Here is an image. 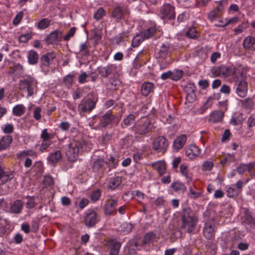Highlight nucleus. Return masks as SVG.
I'll return each instance as SVG.
<instances>
[{
  "mask_svg": "<svg viewBox=\"0 0 255 255\" xmlns=\"http://www.w3.org/2000/svg\"><path fill=\"white\" fill-rule=\"evenodd\" d=\"M243 222L252 229H255V218L253 216L250 209L247 208L244 209Z\"/></svg>",
  "mask_w": 255,
  "mask_h": 255,
  "instance_id": "b1692460",
  "label": "nucleus"
},
{
  "mask_svg": "<svg viewBox=\"0 0 255 255\" xmlns=\"http://www.w3.org/2000/svg\"><path fill=\"white\" fill-rule=\"evenodd\" d=\"M223 65H221L219 66H214L211 69L212 74L213 77H217L220 76L222 74V70H223Z\"/></svg>",
  "mask_w": 255,
  "mask_h": 255,
  "instance_id": "774afa93",
  "label": "nucleus"
},
{
  "mask_svg": "<svg viewBox=\"0 0 255 255\" xmlns=\"http://www.w3.org/2000/svg\"><path fill=\"white\" fill-rule=\"evenodd\" d=\"M213 103L212 101H210L207 99L206 101L203 104L202 106L199 109V114H203L204 113L208 108L212 107Z\"/></svg>",
  "mask_w": 255,
  "mask_h": 255,
  "instance_id": "338daca9",
  "label": "nucleus"
},
{
  "mask_svg": "<svg viewBox=\"0 0 255 255\" xmlns=\"http://www.w3.org/2000/svg\"><path fill=\"white\" fill-rule=\"evenodd\" d=\"M152 148L157 152L165 153L168 147V142L163 135L156 137L152 143Z\"/></svg>",
  "mask_w": 255,
  "mask_h": 255,
  "instance_id": "9d476101",
  "label": "nucleus"
},
{
  "mask_svg": "<svg viewBox=\"0 0 255 255\" xmlns=\"http://www.w3.org/2000/svg\"><path fill=\"white\" fill-rule=\"evenodd\" d=\"M185 35L189 39H196L200 37V33L197 31L196 27L192 26L188 28Z\"/></svg>",
  "mask_w": 255,
  "mask_h": 255,
  "instance_id": "58836bf2",
  "label": "nucleus"
},
{
  "mask_svg": "<svg viewBox=\"0 0 255 255\" xmlns=\"http://www.w3.org/2000/svg\"><path fill=\"white\" fill-rule=\"evenodd\" d=\"M76 75L77 73L75 72H72V73L68 74L64 77L63 82L69 86H72L73 84L74 78Z\"/></svg>",
  "mask_w": 255,
  "mask_h": 255,
  "instance_id": "864d4df0",
  "label": "nucleus"
},
{
  "mask_svg": "<svg viewBox=\"0 0 255 255\" xmlns=\"http://www.w3.org/2000/svg\"><path fill=\"white\" fill-rule=\"evenodd\" d=\"M106 14V11L103 7L98 8L96 12L94 13V18L97 21L100 20Z\"/></svg>",
  "mask_w": 255,
  "mask_h": 255,
  "instance_id": "052dcab7",
  "label": "nucleus"
},
{
  "mask_svg": "<svg viewBox=\"0 0 255 255\" xmlns=\"http://www.w3.org/2000/svg\"><path fill=\"white\" fill-rule=\"evenodd\" d=\"M99 127L107 128L109 127L117 126L121 118L117 115L113 114L112 110L107 111L105 113L101 112L98 115Z\"/></svg>",
  "mask_w": 255,
  "mask_h": 255,
  "instance_id": "20e7f679",
  "label": "nucleus"
},
{
  "mask_svg": "<svg viewBox=\"0 0 255 255\" xmlns=\"http://www.w3.org/2000/svg\"><path fill=\"white\" fill-rule=\"evenodd\" d=\"M184 72L182 70H177L175 72H173L171 71H168L166 72L163 73L160 78L163 80H166L170 79L173 81H178L183 75Z\"/></svg>",
  "mask_w": 255,
  "mask_h": 255,
  "instance_id": "f3484780",
  "label": "nucleus"
},
{
  "mask_svg": "<svg viewBox=\"0 0 255 255\" xmlns=\"http://www.w3.org/2000/svg\"><path fill=\"white\" fill-rule=\"evenodd\" d=\"M243 47L246 50H251L255 48V38L252 36H248L243 41Z\"/></svg>",
  "mask_w": 255,
  "mask_h": 255,
  "instance_id": "4c0bfd02",
  "label": "nucleus"
},
{
  "mask_svg": "<svg viewBox=\"0 0 255 255\" xmlns=\"http://www.w3.org/2000/svg\"><path fill=\"white\" fill-rule=\"evenodd\" d=\"M125 14V10L120 5L116 6L112 10L111 14V18L119 22L121 20L124 18Z\"/></svg>",
  "mask_w": 255,
  "mask_h": 255,
  "instance_id": "412c9836",
  "label": "nucleus"
},
{
  "mask_svg": "<svg viewBox=\"0 0 255 255\" xmlns=\"http://www.w3.org/2000/svg\"><path fill=\"white\" fill-rule=\"evenodd\" d=\"M27 58L29 65H36L38 63L40 57L37 52L31 49L27 52Z\"/></svg>",
  "mask_w": 255,
  "mask_h": 255,
  "instance_id": "7c9ffc66",
  "label": "nucleus"
},
{
  "mask_svg": "<svg viewBox=\"0 0 255 255\" xmlns=\"http://www.w3.org/2000/svg\"><path fill=\"white\" fill-rule=\"evenodd\" d=\"M224 116V113L221 111H214L210 115V121L214 123L221 122Z\"/></svg>",
  "mask_w": 255,
  "mask_h": 255,
  "instance_id": "79ce46f5",
  "label": "nucleus"
},
{
  "mask_svg": "<svg viewBox=\"0 0 255 255\" xmlns=\"http://www.w3.org/2000/svg\"><path fill=\"white\" fill-rule=\"evenodd\" d=\"M215 2L217 3L218 4L213 9L222 15L225 11V7L228 3V0H221Z\"/></svg>",
  "mask_w": 255,
  "mask_h": 255,
  "instance_id": "de8ad7c7",
  "label": "nucleus"
},
{
  "mask_svg": "<svg viewBox=\"0 0 255 255\" xmlns=\"http://www.w3.org/2000/svg\"><path fill=\"white\" fill-rule=\"evenodd\" d=\"M170 188L175 193L181 192L184 193L187 190L185 184L178 180L173 181L170 186Z\"/></svg>",
  "mask_w": 255,
  "mask_h": 255,
  "instance_id": "c756f323",
  "label": "nucleus"
},
{
  "mask_svg": "<svg viewBox=\"0 0 255 255\" xmlns=\"http://www.w3.org/2000/svg\"><path fill=\"white\" fill-rule=\"evenodd\" d=\"M196 92L186 94L185 104L188 107H190V105H189V104L194 103L196 101Z\"/></svg>",
  "mask_w": 255,
  "mask_h": 255,
  "instance_id": "4d7b16f0",
  "label": "nucleus"
},
{
  "mask_svg": "<svg viewBox=\"0 0 255 255\" xmlns=\"http://www.w3.org/2000/svg\"><path fill=\"white\" fill-rule=\"evenodd\" d=\"M155 85L151 82L144 81L141 86V94L144 97L148 96L150 93H153Z\"/></svg>",
  "mask_w": 255,
  "mask_h": 255,
  "instance_id": "bb28decb",
  "label": "nucleus"
},
{
  "mask_svg": "<svg viewBox=\"0 0 255 255\" xmlns=\"http://www.w3.org/2000/svg\"><path fill=\"white\" fill-rule=\"evenodd\" d=\"M25 156H30L33 158H36L37 157V153L32 149H27L20 151L16 155L18 158H20Z\"/></svg>",
  "mask_w": 255,
  "mask_h": 255,
  "instance_id": "09e8293b",
  "label": "nucleus"
},
{
  "mask_svg": "<svg viewBox=\"0 0 255 255\" xmlns=\"http://www.w3.org/2000/svg\"><path fill=\"white\" fill-rule=\"evenodd\" d=\"M205 247L207 249H210V253L212 255H216L217 254V247L213 241L207 242Z\"/></svg>",
  "mask_w": 255,
  "mask_h": 255,
  "instance_id": "69168bd1",
  "label": "nucleus"
},
{
  "mask_svg": "<svg viewBox=\"0 0 255 255\" xmlns=\"http://www.w3.org/2000/svg\"><path fill=\"white\" fill-rule=\"evenodd\" d=\"M42 183L46 187H50L54 185V181L51 175H45L43 179Z\"/></svg>",
  "mask_w": 255,
  "mask_h": 255,
  "instance_id": "e2e57ef3",
  "label": "nucleus"
},
{
  "mask_svg": "<svg viewBox=\"0 0 255 255\" xmlns=\"http://www.w3.org/2000/svg\"><path fill=\"white\" fill-rule=\"evenodd\" d=\"M56 55L54 51L48 52L42 55L39 58V68L41 71L46 73L48 71V68L52 63Z\"/></svg>",
  "mask_w": 255,
  "mask_h": 255,
  "instance_id": "39448f33",
  "label": "nucleus"
},
{
  "mask_svg": "<svg viewBox=\"0 0 255 255\" xmlns=\"http://www.w3.org/2000/svg\"><path fill=\"white\" fill-rule=\"evenodd\" d=\"M145 40L144 38L140 34V32L134 36L131 41V46L137 47Z\"/></svg>",
  "mask_w": 255,
  "mask_h": 255,
  "instance_id": "8fccbe9b",
  "label": "nucleus"
},
{
  "mask_svg": "<svg viewBox=\"0 0 255 255\" xmlns=\"http://www.w3.org/2000/svg\"><path fill=\"white\" fill-rule=\"evenodd\" d=\"M118 161L119 159L117 157H114L112 155H110V157H108V155H107L105 163L109 168L108 171H110L113 169L116 168L118 166Z\"/></svg>",
  "mask_w": 255,
  "mask_h": 255,
  "instance_id": "f704fd0d",
  "label": "nucleus"
},
{
  "mask_svg": "<svg viewBox=\"0 0 255 255\" xmlns=\"http://www.w3.org/2000/svg\"><path fill=\"white\" fill-rule=\"evenodd\" d=\"M26 198L27 199V201L25 204L26 208L28 209L34 208L36 205V203L35 202V196L27 195L26 196Z\"/></svg>",
  "mask_w": 255,
  "mask_h": 255,
  "instance_id": "13d9d810",
  "label": "nucleus"
},
{
  "mask_svg": "<svg viewBox=\"0 0 255 255\" xmlns=\"http://www.w3.org/2000/svg\"><path fill=\"white\" fill-rule=\"evenodd\" d=\"M74 144V147L78 149L79 152H84L87 149V142L82 137L79 139L74 138L73 141Z\"/></svg>",
  "mask_w": 255,
  "mask_h": 255,
  "instance_id": "c9c22d12",
  "label": "nucleus"
},
{
  "mask_svg": "<svg viewBox=\"0 0 255 255\" xmlns=\"http://www.w3.org/2000/svg\"><path fill=\"white\" fill-rule=\"evenodd\" d=\"M249 26L250 23L248 20H243L241 24L234 29V34L238 35L241 33L244 30L249 28Z\"/></svg>",
  "mask_w": 255,
  "mask_h": 255,
  "instance_id": "a18cd8bd",
  "label": "nucleus"
},
{
  "mask_svg": "<svg viewBox=\"0 0 255 255\" xmlns=\"http://www.w3.org/2000/svg\"><path fill=\"white\" fill-rule=\"evenodd\" d=\"M14 178L13 171H4L0 164V185H4Z\"/></svg>",
  "mask_w": 255,
  "mask_h": 255,
  "instance_id": "aec40b11",
  "label": "nucleus"
},
{
  "mask_svg": "<svg viewBox=\"0 0 255 255\" xmlns=\"http://www.w3.org/2000/svg\"><path fill=\"white\" fill-rule=\"evenodd\" d=\"M37 87V82L34 78L28 76L25 79L20 80L19 88L20 90L27 89L28 96H31L34 94V90Z\"/></svg>",
  "mask_w": 255,
  "mask_h": 255,
  "instance_id": "423d86ee",
  "label": "nucleus"
},
{
  "mask_svg": "<svg viewBox=\"0 0 255 255\" xmlns=\"http://www.w3.org/2000/svg\"><path fill=\"white\" fill-rule=\"evenodd\" d=\"M180 221V228L187 233L194 232L198 222V217L195 212L189 206L183 207L181 210L177 212Z\"/></svg>",
  "mask_w": 255,
  "mask_h": 255,
  "instance_id": "f257e3e1",
  "label": "nucleus"
},
{
  "mask_svg": "<svg viewBox=\"0 0 255 255\" xmlns=\"http://www.w3.org/2000/svg\"><path fill=\"white\" fill-rule=\"evenodd\" d=\"M23 207V203L21 200L17 199L10 204V211L13 214L21 213Z\"/></svg>",
  "mask_w": 255,
  "mask_h": 255,
  "instance_id": "72a5a7b5",
  "label": "nucleus"
},
{
  "mask_svg": "<svg viewBox=\"0 0 255 255\" xmlns=\"http://www.w3.org/2000/svg\"><path fill=\"white\" fill-rule=\"evenodd\" d=\"M157 31L156 26H150L147 29H144L140 32V34L145 39H149L153 37Z\"/></svg>",
  "mask_w": 255,
  "mask_h": 255,
  "instance_id": "37998d69",
  "label": "nucleus"
},
{
  "mask_svg": "<svg viewBox=\"0 0 255 255\" xmlns=\"http://www.w3.org/2000/svg\"><path fill=\"white\" fill-rule=\"evenodd\" d=\"M55 133H49L47 128H44L42 130L40 138L43 141L52 142L51 140L54 137Z\"/></svg>",
  "mask_w": 255,
  "mask_h": 255,
  "instance_id": "49530a36",
  "label": "nucleus"
},
{
  "mask_svg": "<svg viewBox=\"0 0 255 255\" xmlns=\"http://www.w3.org/2000/svg\"><path fill=\"white\" fill-rule=\"evenodd\" d=\"M238 86L236 90L237 94L241 98H245L247 95L248 84L246 80H240L238 82Z\"/></svg>",
  "mask_w": 255,
  "mask_h": 255,
  "instance_id": "4be33fe9",
  "label": "nucleus"
},
{
  "mask_svg": "<svg viewBox=\"0 0 255 255\" xmlns=\"http://www.w3.org/2000/svg\"><path fill=\"white\" fill-rule=\"evenodd\" d=\"M244 121V119L242 114L240 113L238 115L235 114L232 116L230 121V124L234 126L242 125Z\"/></svg>",
  "mask_w": 255,
  "mask_h": 255,
  "instance_id": "c03bdc74",
  "label": "nucleus"
},
{
  "mask_svg": "<svg viewBox=\"0 0 255 255\" xmlns=\"http://www.w3.org/2000/svg\"><path fill=\"white\" fill-rule=\"evenodd\" d=\"M74 144L72 142L68 144L66 151V155L69 161L74 162L76 161L79 154V151L77 147L74 146Z\"/></svg>",
  "mask_w": 255,
  "mask_h": 255,
  "instance_id": "2eb2a0df",
  "label": "nucleus"
},
{
  "mask_svg": "<svg viewBox=\"0 0 255 255\" xmlns=\"http://www.w3.org/2000/svg\"><path fill=\"white\" fill-rule=\"evenodd\" d=\"M110 85V89L112 90H116L121 84V82L117 78H110L109 80Z\"/></svg>",
  "mask_w": 255,
  "mask_h": 255,
  "instance_id": "680f3d73",
  "label": "nucleus"
},
{
  "mask_svg": "<svg viewBox=\"0 0 255 255\" xmlns=\"http://www.w3.org/2000/svg\"><path fill=\"white\" fill-rule=\"evenodd\" d=\"M133 228V225L130 223L124 222L121 225V231L124 234L130 233Z\"/></svg>",
  "mask_w": 255,
  "mask_h": 255,
  "instance_id": "5fc2aeb1",
  "label": "nucleus"
},
{
  "mask_svg": "<svg viewBox=\"0 0 255 255\" xmlns=\"http://www.w3.org/2000/svg\"><path fill=\"white\" fill-rule=\"evenodd\" d=\"M25 112V108L22 105H17L13 108L12 113L13 115L20 117L22 116Z\"/></svg>",
  "mask_w": 255,
  "mask_h": 255,
  "instance_id": "3c124183",
  "label": "nucleus"
},
{
  "mask_svg": "<svg viewBox=\"0 0 255 255\" xmlns=\"http://www.w3.org/2000/svg\"><path fill=\"white\" fill-rule=\"evenodd\" d=\"M121 247V243L120 242L114 243L111 248L109 255H119Z\"/></svg>",
  "mask_w": 255,
  "mask_h": 255,
  "instance_id": "603ef678",
  "label": "nucleus"
},
{
  "mask_svg": "<svg viewBox=\"0 0 255 255\" xmlns=\"http://www.w3.org/2000/svg\"><path fill=\"white\" fill-rule=\"evenodd\" d=\"M200 152V148L195 144H191L188 145L185 150L186 155L191 159L198 156Z\"/></svg>",
  "mask_w": 255,
  "mask_h": 255,
  "instance_id": "5701e85b",
  "label": "nucleus"
},
{
  "mask_svg": "<svg viewBox=\"0 0 255 255\" xmlns=\"http://www.w3.org/2000/svg\"><path fill=\"white\" fill-rule=\"evenodd\" d=\"M62 33L61 31L58 29H56L49 34H47L44 39V41L46 43L47 45H58L62 39Z\"/></svg>",
  "mask_w": 255,
  "mask_h": 255,
  "instance_id": "f8f14e48",
  "label": "nucleus"
},
{
  "mask_svg": "<svg viewBox=\"0 0 255 255\" xmlns=\"http://www.w3.org/2000/svg\"><path fill=\"white\" fill-rule=\"evenodd\" d=\"M118 205L117 199L112 198L107 199L103 206V210L105 216H115L117 214V207Z\"/></svg>",
  "mask_w": 255,
  "mask_h": 255,
  "instance_id": "1a4fd4ad",
  "label": "nucleus"
},
{
  "mask_svg": "<svg viewBox=\"0 0 255 255\" xmlns=\"http://www.w3.org/2000/svg\"><path fill=\"white\" fill-rule=\"evenodd\" d=\"M122 183V179L119 176L111 178L107 186L108 189L114 190L118 187Z\"/></svg>",
  "mask_w": 255,
  "mask_h": 255,
  "instance_id": "ea45409f",
  "label": "nucleus"
},
{
  "mask_svg": "<svg viewBox=\"0 0 255 255\" xmlns=\"http://www.w3.org/2000/svg\"><path fill=\"white\" fill-rule=\"evenodd\" d=\"M254 164L250 162L247 164L240 163L236 167V170L240 175H243L246 171H248L249 174L252 176H254V172L252 170L254 168Z\"/></svg>",
  "mask_w": 255,
  "mask_h": 255,
  "instance_id": "a211bd4d",
  "label": "nucleus"
},
{
  "mask_svg": "<svg viewBox=\"0 0 255 255\" xmlns=\"http://www.w3.org/2000/svg\"><path fill=\"white\" fill-rule=\"evenodd\" d=\"M170 54V44L163 43L160 47L158 51L155 53L156 59H162L160 62V66L164 65V63L166 62L165 60Z\"/></svg>",
  "mask_w": 255,
  "mask_h": 255,
  "instance_id": "ddd939ff",
  "label": "nucleus"
},
{
  "mask_svg": "<svg viewBox=\"0 0 255 255\" xmlns=\"http://www.w3.org/2000/svg\"><path fill=\"white\" fill-rule=\"evenodd\" d=\"M102 196V191L100 189H97L96 190H93L91 193L90 198L91 200L95 202L98 201L101 198Z\"/></svg>",
  "mask_w": 255,
  "mask_h": 255,
  "instance_id": "6e6d98bb",
  "label": "nucleus"
},
{
  "mask_svg": "<svg viewBox=\"0 0 255 255\" xmlns=\"http://www.w3.org/2000/svg\"><path fill=\"white\" fill-rule=\"evenodd\" d=\"M232 76L235 82L238 83L240 80H246L247 72L244 69L235 67L232 73Z\"/></svg>",
  "mask_w": 255,
  "mask_h": 255,
  "instance_id": "cd10ccee",
  "label": "nucleus"
},
{
  "mask_svg": "<svg viewBox=\"0 0 255 255\" xmlns=\"http://www.w3.org/2000/svg\"><path fill=\"white\" fill-rule=\"evenodd\" d=\"M240 103L242 108L250 111L254 109L255 105L254 97H248L244 100H241Z\"/></svg>",
  "mask_w": 255,
  "mask_h": 255,
  "instance_id": "473e14b6",
  "label": "nucleus"
},
{
  "mask_svg": "<svg viewBox=\"0 0 255 255\" xmlns=\"http://www.w3.org/2000/svg\"><path fill=\"white\" fill-rule=\"evenodd\" d=\"M88 98L86 100L83 99L80 104L78 105V110L81 113H90L96 107L97 102V98H93L91 99L89 97L90 95L88 94Z\"/></svg>",
  "mask_w": 255,
  "mask_h": 255,
  "instance_id": "6e6552de",
  "label": "nucleus"
},
{
  "mask_svg": "<svg viewBox=\"0 0 255 255\" xmlns=\"http://www.w3.org/2000/svg\"><path fill=\"white\" fill-rule=\"evenodd\" d=\"M226 193L229 197L236 198L239 195V190L235 187H229L226 190Z\"/></svg>",
  "mask_w": 255,
  "mask_h": 255,
  "instance_id": "0e129e2a",
  "label": "nucleus"
},
{
  "mask_svg": "<svg viewBox=\"0 0 255 255\" xmlns=\"http://www.w3.org/2000/svg\"><path fill=\"white\" fill-rule=\"evenodd\" d=\"M62 158V154L61 150H58L49 154L47 157L48 163L55 166Z\"/></svg>",
  "mask_w": 255,
  "mask_h": 255,
  "instance_id": "393cba45",
  "label": "nucleus"
},
{
  "mask_svg": "<svg viewBox=\"0 0 255 255\" xmlns=\"http://www.w3.org/2000/svg\"><path fill=\"white\" fill-rule=\"evenodd\" d=\"M12 137L10 135L2 136L0 139V151L6 150L12 142Z\"/></svg>",
  "mask_w": 255,
  "mask_h": 255,
  "instance_id": "2f4dec72",
  "label": "nucleus"
},
{
  "mask_svg": "<svg viewBox=\"0 0 255 255\" xmlns=\"http://www.w3.org/2000/svg\"><path fill=\"white\" fill-rule=\"evenodd\" d=\"M158 16L165 23L177 26L175 22L176 17L175 7L169 3H164L160 8Z\"/></svg>",
  "mask_w": 255,
  "mask_h": 255,
  "instance_id": "7ed1b4c3",
  "label": "nucleus"
},
{
  "mask_svg": "<svg viewBox=\"0 0 255 255\" xmlns=\"http://www.w3.org/2000/svg\"><path fill=\"white\" fill-rule=\"evenodd\" d=\"M105 160L104 158H99L92 163L91 168L93 172L103 173L106 169Z\"/></svg>",
  "mask_w": 255,
  "mask_h": 255,
  "instance_id": "6ab92c4d",
  "label": "nucleus"
},
{
  "mask_svg": "<svg viewBox=\"0 0 255 255\" xmlns=\"http://www.w3.org/2000/svg\"><path fill=\"white\" fill-rule=\"evenodd\" d=\"M141 239V237L135 235L130 239L127 243L128 251L129 255H135L137 254V251H139L140 248L144 246L139 242Z\"/></svg>",
  "mask_w": 255,
  "mask_h": 255,
  "instance_id": "9b49d317",
  "label": "nucleus"
},
{
  "mask_svg": "<svg viewBox=\"0 0 255 255\" xmlns=\"http://www.w3.org/2000/svg\"><path fill=\"white\" fill-rule=\"evenodd\" d=\"M154 128V123L147 116L142 117L137 120L131 127L135 137L147 136L148 134Z\"/></svg>",
  "mask_w": 255,
  "mask_h": 255,
  "instance_id": "f03ea898",
  "label": "nucleus"
},
{
  "mask_svg": "<svg viewBox=\"0 0 255 255\" xmlns=\"http://www.w3.org/2000/svg\"><path fill=\"white\" fill-rule=\"evenodd\" d=\"M51 20L47 18L41 19L37 24V28L39 29H44L47 28L50 24Z\"/></svg>",
  "mask_w": 255,
  "mask_h": 255,
  "instance_id": "bf43d9fd",
  "label": "nucleus"
},
{
  "mask_svg": "<svg viewBox=\"0 0 255 255\" xmlns=\"http://www.w3.org/2000/svg\"><path fill=\"white\" fill-rule=\"evenodd\" d=\"M99 75L103 78H106L111 75L117 73V66L114 64H109L106 66H100L97 68Z\"/></svg>",
  "mask_w": 255,
  "mask_h": 255,
  "instance_id": "4468645a",
  "label": "nucleus"
},
{
  "mask_svg": "<svg viewBox=\"0 0 255 255\" xmlns=\"http://www.w3.org/2000/svg\"><path fill=\"white\" fill-rule=\"evenodd\" d=\"M135 116L133 114H130L125 117L121 123V127L123 128L126 127L130 126L133 123L135 122Z\"/></svg>",
  "mask_w": 255,
  "mask_h": 255,
  "instance_id": "a19ab883",
  "label": "nucleus"
},
{
  "mask_svg": "<svg viewBox=\"0 0 255 255\" xmlns=\"http://www.w3.org/2000/svg\"><path fill=\"white\" fill-rule=\"evenodd\" d=\"M151 166L157 172L159 177L163 176L167 169L166 163L164 160H160L153 162L152 163Z\"/></svg>",
  "mask_w": 255,
  "mask_h": 255,
  "instance_id": "a878e982",
  "label": "nucleus"
},
{
  "mask_svg": "<svg viewBox=\"0 0 255 255\" xmlns=\"http://www.w3.org/2000/svg\"><path fill=\"white\" fill-rule=\"evenodd\" d=\"M83 219L85 225L88 228L95 227L100 221L98 218V213L93 209H89L84 213Z\"/></svg>",
  "mask_w": 255,
  "mask_h": 255,
  "instance_id": "0eeeda50",
  "label": "nucleus"
},
{
  "mask_svg": "<svg viewBox=\"0 0 255 255\" xmlns=\"http://www.w3.org/2000/svg\"><path fill=\"white\" fill-rule=\"evenodd\" d=\"M159 239V237H156L153 232L150 231L144 234L142 241V245L145 246L151 243H153L154 239Z\"/></svg>",
  "mask_w": 255,
  "mask_h": 255,
  "instance_id": "e433bc0d",
  "label": "nucleus"
},
{
  "mask_svg": "<svg viewBox=\"0 0 255 255\" xmlns=\"http://www.w3.org/2000/svg\"><path fill=\"white\" fill-rule=\"evenodd\" d=\"M215 225L211 221L205 222L203 227V235L208 240H211L215 238Z\"/></svg>",
  "mask_w": 255,
  "mask_h": 255,
  "instance_id": "dca6fc26",
  "label": "nucleus"
},
{
  "mask_svg": "<svg viewBox=\"0 0 255 255\" xmlns=\"http://www.w3.org/2000/svg\"><path fill=\"white\" fill-rule=\"evenodd\" d=\"M186 141V135L184 134H181L174 139L173 143V148L175 149L176 151H178L184 146Z\"/></svg>",
  "mask_w": 255,
  "mask_h": 255,
  "instance_id": "c85d7f7f",
  "label": "nucleus"
}]
</instances>
